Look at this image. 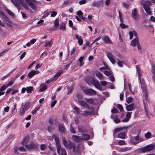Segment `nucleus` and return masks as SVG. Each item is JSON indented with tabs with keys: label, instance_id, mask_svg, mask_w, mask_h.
<instances>
[{
	"label": "nucleus",
	"instance_id": "obj_1",
	"mask_svg": "<svg viewBox=\"0 0 155 155\" xmlns=\"http://www.w3.org/2000/svg\"><path fill=\"white\" fill-rule=\"evenodd\" d=\"M140 84L141 85V87L143 92V94L144 96V99L143 100V103L144 106V108L146 114L148 116V112L147 110L146 107V105L148 102V94L147 92V90L146 88V87L144 83L143 79V78H140L139 79Z\"/></svg>",
	"mask_w": 155,
	"mask_h": 155
},
{
	"label": "nucleus",
	"instance_id": "obj_2",
	"mask_svg": "<svg viewBox=\"0 0 155 155\" xmlns=\"http://www.w3.org/2000/svg\"><path fill=\"white\" fill-rule=\"evenodd\" d=\"M12 3L16 7L21 5L26 10L29 9L28 6L23 0H11Z\"/></svg>",
	"mask_w": 155,
	"mask_h": 155
},
{
	"label": "nucleus",
	"instance_id": "obj_3",
	"mask_svg": "<svg viewBox=\"0 0 155 155\" xmlns=\"http://www.w3.org/2000/svg\"><path fill=\"white\" fill-rule=\"evenodd\" d=\"M25 1L28 6H29L34 11L37 10V1L35 0H25Z\"/></svg>",
	"mask_w": 155,
	"mask_h": 155
},
{
	"label": "nucleus",
	"instance_id": "obj_4",
	"mask_svg": "<svg viewBox=\"0 0 155 155\" xmlns=\"http://www.w3.org/2000/svg\"><path fill=\"white\" fill-rule=\"evenodd\" d=\"M62 141L63 145L65 147L68 148L69 149L73 148V151H75V146L74 144L72 143L70 140L67 141L66 139L64 137H63L62 138Z\"/></svg>",
	"mask_w": 155,
	"mask_h": 155
},
{
	"label": "nucleus",
	"instance_id": "obj_5",
	"mask_svg": "<svg viewBox=\"0 0 155 155\" xmlns=\"http://www.w3.org/2000/svg\"><path fill=\"white\" fill-rule=\"evenodd\" d=\"M29 103L28 102H26L23 104L20 108L19 110V113L20 115L22 116L24 115L26 110L28 108Z\"/></svg>",
	"mask_w": 155,
	"mask_h": 155
},
{
	"label": "nucleus",
	"instance_id": "obj_6",
	"mask_svg": "<svg viewBox=\"0 0 155 155\" xmlns=\"http://www.w3.org/2000/svg\"><path fill=\"white\" fill-rule=\"evenodd\" d=\"M57 152L59 155H67L65 149L61 145L57 147Z\"/></svg>",
	"mask_w": 155,
	"mask_h": 155
},
{
	"label": "nucleus",
	"instance_id": "obj_7",
	"mask_svg": "<svg viewBox=\"0 0 155 155\" xmlns=\"http://www.w3.org/2000/svg\"><path fill=\"white\" fill-rule=\"evenodd\" d=\"M107 56L110 61L113 64L115 63V56L110 52H108L107 53Z\"/></svg>",
	"mask_w": 155,
	"mask_h": 155
},
{
	"label": "nucleus",
	"instance_id": "obj_8",
	"mask_svg": "<svg viewBox=\"0 0 155 155\" xmlns=\"http://www.w3.org/2000/svg\"><path fill=\"white\" fill-rule=\"evenodd\" d=\"M87 110L83 111L82 115L85 116H87L91 115L94 111V108L92 107H89Z\"/></svg>",
	"mask_w": 155,
	"mask_h": 155
},
{
	"label": "nucleus",
	"instance_id": "obj_9",
	"mask_svg": "<svg viewBox=\"0 0 155 155\" xmlns=\"http://www.w3.org/2000/svg\"><path fill=\"white\" fill-rule=\"evenodd\" d=\"M155 148V145L153 144H150L146 146L142 149V151L143 152H149L151 150Z\"/></svg>",
	"mask_w": 155,
	"mask_h": 155
},
{
	"label": "nucleus",
	"instance_id": "obj_10",
	"mask_svg": "<svg viewBox=\"0 0 155 155\" xmlns=\"http://www.w3.org/2000/svg\"><path fill=\"white\" fill-rule=\"evenodd\" d=\"M38 145L35 144L33 142H31L29 144H27L25 147L28 150L37 148L38 147Z\"/></svg>",
	"mask_w": 155,
	"mask_h": 155
},
{
	"label": "nucleus",
	"instance_id": "obj_11",
	"mask_svg": "<svg viewBox=\"0 0 155 155\" xmlns=\"http://www.w3.org/2000/svg\"><path fill=\"white\" fill-rule=\"evenodd\" d=\"M83 90L86 94L88 95H92L96 94V91L92 89H83Z\"/></svg>",
	"mask_w": 155,
	"mask_h": 155
},
{
	"label": "nucleus",
	"instance_id": "obj_12",
	"mask_svg": "<svg viewBox=\"0 0 155 155\" xmlns=\"http://www.w3.org/2000/svg\"><path fill=\"white\" fill-rule=\"evenodd\" d=\"M132 15L133 18L136 20L139 18V15L137 12V10L136 8H134L132 11Z\"/></svg>",
	"mask_w": 155,
	"mask_h": 155
},
{
	"label": "nucleus",
	"instance_id": "obj_13",
	"mask_svg": "<svg viewBox=\"0 0 155 155\" xmlns=\"http://www.w3.org/2000/svg\"><path fill=\"white\" fill-rule=\"evenodd\" d=\"M139 42L138 37L135 38L131 41L130 43V45L133 47H135L137 46Z\"/></svg>",
	"mask_w": 155,
	"mask_h": 155
},
{
	"label": "nucleus",
	"instance_id": "obj_14",
	"mask_svg": "<svg viewBox=\"0 0 155 155\" xmlns=\"http://www.w3.org/2000/svg\"><path fill=\"white\" fill-rule=\"evenodd\" d=\"M63 71L60 70L57 72V73L54 75L53 77L52 78V79L53 81H56L58 78V77L62 74Z\"/></svg>",
	"mask_w": 155,
	"mask_h": 155
},
{
	"label": "nucleus",
	"instance_id": "obj_15",
	"mask_svg": "<svg viewBox=\"0 0 155 155\" xmlns=\"http://www.w3.org/2000/svg\"><path fill=\"white\" fill-rule=\"evenodd\" d=\"M92 84L94 86L100 90H101L102 87L100 84L99 83L95 80H93L92 81Z\"/></svg>",
	"mask_w": 155,
	"mask_h": 155
},
{
	"label": "nucleus",
	"instance_id": "obj_16",
	"mask_svg": "<svg viewBox=\"0 0 155 155\" xmlns=\"http://www.w3.org/2000/svg\"><path fill=\"white\" fill-rule=\"evenodd\" d=\"M126 109L127 111H131L135 109L134 104L133 103L126 106Z\"/></svg>",
	"mask_w": 155,
	"mask_h": 155
},
{
	"label": "nucleus",
	"instance_id": "obj_17",
	"mask_svg": "<svg viewBox=\"0 0 155 155\" xmlns=\"http://www.w3.org/2000/svg\"><path fill=\"white\" fill-rule=\"evenodd\" d=\"M52 137L54 139L57 147L61 145L59 142V138L57 135L53 134L52 135Z\"/></svg>",
	"mask_w": 155,
	"mask_h": 155
},
{
	"label": "nucleus",
	"instance_id": "obj_18",
	"mask_svg": "<svg viewBox=\"0 0 155 155\" xmlns=\"http://www.w3.org/2000/svg\"><path fill=\"white\" fill-rule=\"evenodd\" d=\"M143 6L146 12L148 14H151V11L150 7L146 4H143Z\"/></svg>",
	"mask_w": 155,
	"mask_h": 155
},
{
	"label": "nucleus",
	"instance_id": "obj_19",
	"mask_svg": "<svg viewBox=\"0 0 155 155\" xmlns=\"http://www.w3.org/2000/svg\"><path fill=\"white\" fill-rule=\"evenodd\" d=\"M130 35V39H132L133 38V36L134 35L135 38L137 37V34L136 32L135 31H130L129 32Z\"/></svg>",
	"mask_w": 155,
	"mask_h": 155
},
{
	"label": "nucleus",
	"instance_id": "obj_20",
	"mask_svg": "<svg viewBox=\"0 0 155 155\" xmlns=\"http://www.w3.org/2000/svg\"><path fill=\"white\" fill-rule=\"evenodd\" d=\"M78 101L80 104L84 108H88L89 107L88 105L85 101L81 100H79Z\"/></svg>",
	"mask_w": 155,
	"mask_h": 155
},
{
	"label": "nucleus",
	"instance_id": "obj_21",
	"mask_svg": "<svg viewBox=\"0 0 155 155\" xmlns=\"http://www.w3.org/2000/svg\"><path fill=\"white\" fill-rule=\"evenodd\" d=\"M75 36L76 38L78 40L79 45H82L83 44V40L82 37L78 35H76Z\"/></svg>",
	"mask_w": 155,
	"mask_h": 155
},
{
	"label": "nucleus",
	"instance_id": "obj_22",
	"mask_svg": "<svg viewBox=\"0 0 155 155\" xmlns=\"http://www.w3.org/2000/svg\"><path fill=\"white\" fill-rule=\"evenodd\" d=\"M39 73V71H38L32 70L29 72L28 74V76L30 78H31L33 76L36 74H38Z\"/></svg>",
	"mask_w": 155,
	"mask_h": 155
},
{
	"label": "nucleus",
	"instance_id": "obj_23",
	"mask_svg": "<svg viewBox=\"0 0 155 155\" xmlns=\"http://www.w3.org/2000/svg\"><path fill=\"white\" fill-rule=\"evenodd\" d=\"M29 140V137H25L23 138L21 142V144L25 147V145H27V144Z\"/></svg>",
	"mask_w": 155,
	"mask_h": 155
},
{
	"label": "nucleus",
	"instance_id": "obj_24",
	"mask_svg": "<svg viewBox=\"0 0 155 155\" xmlns=\"http://www.w3.org/2000/svg\"><path fill=\"white\" fill-rule=\"evenodd\" d=\"M102 40L105 43L108 44H110L111 43V41L110 40L109 38L106 36H104Z\"/></svg>",
	"mask_w": 155,
	"mask_h": 155
},
{
	"label": "nucleus",
	"instance_id": "obj_25",
	"mask_svg": "<svg viewBox=\"0 0 155 155\" xmlns=\"http://www.w3.org/2000/svg\"><path fill=\"white\" fill-rule=\"evenodd\" d=\"M132 112H127L126 115V118L122 120L123 122H127L129 120L130 118Z\"/></svg>",
	"mask_w": 155,
	"mask_h": 155
},
{
	"label": "nucleus",
	"instance_id": "obj_26",
	"mask_svg": "<svg viewBox=\"0 0 155 155\" xmlns=\"http://www.w3.org/2000/svg\"><path fill=\"white\" fill-rule=\"evenodd\" d=\"M72 140L75 142H79L81 141V138L76 135H73L72 136Z\"/></svg>",
	"mask_w": 155,
	"mask_h": 155
},
{
	"label": "nucleus",
	"instance_id": "obj_27",
	"mask_svg": "<svg viewBox=\"0 0 155 155\" xmlns=\"http://www.w3.org/2000/svg\"><path fill=\"white\" fill-rule=\"evenodd\" d=\"M102 2L101 1L94 2L92 4V6L98 8L100 7L102 5Z\"/></svg>",
	"mask_w": 155,
	"mask_h": 155
},
{
	"label": "nucleus",
	"instance_id": "obj_28",
	"mask_svg": "<svg viewBox=\"0 0 155 155\" xmlns=\"http://www.w3.org/2000/svg\"><path fill=\"white\" fill-rule=\"evenodd\" d=\"M137 69V72L138 74V77L139 79L141 78V76H142V72L141 71L140 69V67L138 65H137L136 66Z\"/></svg>",
	"mask_w": 155,
	"mask_h": 155
},
{
	"label": "nucleus",
	"instance_id": "obj_29",
	"mask_svg": "<svg viewBox=\"0 0 155 155\" xmlns=\"http://www.w3.org/2000/svg\"><path fill=\"white\" fill-rule=\"evenodd\" d=\"M82 137L81 138V140H88L90 138L89 135L86 134H82Z\"/></svg>",
	"mask_w": 155,
	"mask_h": 155
},
{
	"label": "nucleus",
	"instance_id": "obj_30",
	"mask_svg": "<svg viewBox=\"0 0 155 155\" xmlns=\"http://www.w3.org/2000/svg\"><path fill=\"white\" fill-rule=\"evenodd\" d=\"M111 118L114 120V122L116 123H118L120 122V120L118 118L117 116L116 115H111Z\"/></svg>",
	"mask_w": 155,
	"mask_h": 155
},
{
	"label": "nucleus",
	"instance_id": "obj_31",
	"mask_svg": "<svg viewBox=\"0 0 155 155\" xmlns=\"http://www.w3.org/2000/svg\"><path fill=\"white\" fill-rule=\"evenodd\" d=\"M2 18L3 19V20L4 21L5 23L9 25L11 23V21L8 17L5 15Z\"/></svg>",
	"mask_w": 155,
	"mask_h": 155
},
{
	"label": "nucleus",
	"instance_id": "obj_32",
	"mask_svg": "<svg viewBox=\"0 0 155 155\" xmlns=\"http://www.w3.org/2000/svg\"><path fill=\"white\" fill-rule=\"evenodd\" d=\"M95 74L99 79L102 80L104 79L102 75L99 71H95Z\"/></svg>",
	"mask_w": 155,
	"mask_h": 155
},
{
	"label": "nucleus",
	"instance_id": "obj_33",
	"mask_svg": "<svg viewBox=\"0 0 155 155\" xmlns=\"http://www.w3.org/2000/svg\"><path fill=\"white\" fill-rule=\"evenodd\" d=\"M83 13L81 11H79L77 12V15L79 17L83 20H84L86 19V18L83 16Z\"/></svg>",
	"mask_w": 155,
	"mask_h": 155
},
{
	"label": "nucleus",
	"instance_id": "obj_34",
	"mask_svg": "<svg viewBox=\"0 0 155 155\" xmlns=\"http://www.w3.org/2000/svg\"><path fill=\"white\" fill-rule=\"evenodd\" d=\"M59 131L61 133H63L65 132V129L63 126L61 125H60L58 127Z\"/></svg>",
	"mask_w": 155,
	"mask_h": 155
},
{
	"label": "nucleus",
	"instance_id": "obj_35",
	"mask_svg": "<svg viewBox=\"0 0 155 155\" xmlns=\"http://www.w3.org/2000/svg\"><path fill=\"white\" fill-rule=\"evenodd\" d=\"M78 129L80 133H85L87 132L86 130L84 127H78Z\"/></svg>",
	"mask_w": 155,
	"mask_h": 155
},
{
	"label": "nucleus",
	"instance_id": "obj_36",
	"mask_svg": "<svg viewBox=\"0 0 155 155\" xmlns=\"http://www.w3.org/2000/svg\"><path fill=\"white\" fill-rule=\"evenodd\" d=\"M126 136V135L125 133L124 132H122L120 133L118 135L117 137L122 139H124L125 138Z\"/></svg>",
	"mask_w": 155,
	"mask_h": 155
},
{
	"label": "nucleus",
	"instance_id": "obj_37",
	"mask_svg": "<svg viewBox=\"0 0 155 155\" xmlns=\"http://www.w3.org/2000/svg\"><path fill=\"white\" fill-rule=\"evenodd\" d=\"M39 91L40 92H43L47 89V86L45 84H41L40 87Z\"/></svg>",
	"mask_w": 155,
	"mask_h": 155
},
{
	"label": "nucleus",
	"instance_id": "obj_38",
	"mask_svg": "<svg viewBox=\"0 0 155 155\" xmlns=\"http://www.w3.org/2000/svg\"><path fill=\"white\" fill-rule=\"evenodd\" d=\"M15 80V78H12L11 80L10 81V82L7 85H6L7 87H8L9 86H11L12 84H13L14 83V81Z\"/></svg>",
	"mask_w": 155,
	"mask_h": 155
},
{
	"label": "nucleus",
	"instance_id": "obj_39",
	"mask_svg": "<svg viewBox=\"0 0 155 155\" xmlns=\"http://www.w3.org/2000/svg\"><path fill=\"white\" fill-rule=\"evenodd\" d=\"M124 129V128L123 127H120V128H115L114 130V137L115 134L116 133L120 132L122 130Z\"/></svg>",
	"mask_w": 155,
	"mask_h": 155
},
{
	"label": "nucleus",
	"instance_id": "obj_40",
	"mask_svg": "<svg viewBox=\"0 0 155 155\" xmlns=\"http://www.w3.org/2000/svg\"><path fill=\"white\" fill-rule=\"evenodd\" d=\"M151 72L153 75L155 74V64L154 63L151 64Z\"/></svg>",
	"mask_w": 155,
	"mask_h": 155
},
{
	"label": "nucleus",
	"instance_id": "obj_41",
	"mask_svg": "<svg viewBox=\"0 0 155 155\" xmlns=\"http://www.w3.org/2000/svg\"><path fill=\"white\" fill-rule=\"evenodd\" d=\"M85 101L87 102V103H88L89 104H92L93 103L94 101L93 100L92 98H85Z\"/></svg>",
	"mask_w": 155,
	"mask_h": 155
},
{
	"label": "nucleus",
	"instance_id": "obj_42",
	"mask_svg": "<svg viewBox=\"0 0 155 155\" xmlns=\"http://www.w3.org/2000/svg\"><path fill=\"white\" fill-rule=\"evenodd\" d=\"M84 57H80L78 59V61L80 63V65L81 66H82L84 64V62H83V61Z\"/></svg>",
	"mask_w": 155,
	"mask_h": 155
},
{
	"label": "nucleus",
	"instance_id": "obj_43",
	"mask_svg": "<svg viewBox=\"0 0 155 155\" xmlns=\"http://www.w3.org/2000/svg\"><path fill=\"white\" fill-rule=\"evenodd\" d=\"M33 91V89L32 86L28 87L26 88V91L28 93H31Z\"/></svg>",
	"mask_w": 155,
	"mask_h": 155
},
{
	"label": "nucleus",
	"instance_id": "obj_44",
	"mask_svg": "<svg viewBox=\"0 0 155 155\" xmlns=\"http://www.w3.org/2000/svg\"><path fill=\"white\" fill-rule=\"evenodd\" d=\"M70 130L71 132L73 134H74L75 133L76 131L75 130V129L74 127L72 126L71 124L70 125Z\"/></svg>",
	"mask_w": 155,
	"mask_h": 155
},
{
	"label": "nucleus",
	"instance_id": "obj_45",
	"mask_svg": "<svg viewBox=\"0 0 155 155\" xmlns=\"http://www.w3.org/2000/svg\"><path fill=\"white\" fill-rule=\"evenodd\" d=\"M60 28L61 30H66V27H65V24L64 23L61 24L60 26Z\"/></svg>",
	"mask_w": 155,
	"mask_h": 155
},
{
	"label": "nucleus",
	"instance_id": "obj_46",
	"mask_svg": "<svg viewBox=\"0 0 155 155\" xmlns=\"http://www.w3.org/2000/svg\"><path fill=\"white\" fill-rule=\"evenodd\" d=\"M40 108V107L39 106H38L37 107H35V109L32 111V113L33 114V115H34L35 114L37 110H38Z\"/></svg>",
	"mask_w": 155,
	"mask_h": 155
},
{
	"label": "nucleus",
	"instance_id": "obj_47",
	"mask_svg": "<svg viewBox=\"0 0 155 155\" xmlns=\"http://www.w3.org/2000/svg\"><path fill=\"white\" fill-rule=\"evenodd\" d=\"M46 43L44 45L45 47H47L48 46H50L51 45V41H45Z\"/></svg>",
	"mask_w": 155,
	"mask_h": 155
},
{
	"label": "nucleus",
	"instance_id": "obj_48",
	"mask_svg": "<svg viewBox=\"0 0 155 155\" xmlns=\"http://www.w3.org/2000/svg\"><path fill=\"white\" fill-rule=\"evenodd\" d=\"M117 143L120 145H123L125 144L126 143L124 140H120L117 142Z\"/></svg>",
	"mask_w": 155,
	"mask_h": 155
},
{
	"label": "nucleus",
	"instance_id": "obj_49",
	"mask_svg": "<svg viewBox=\"0 0 155 155\" xmlns=\"http://www.w3.org/2000/svg\"><path fill=\"white\" fill-rule=\"evenodd\" d=\"M46 148V145L45 144H41L40 145V149L42 150H45Z\"/></svg>",
	"mask_w": 155,
	"mask_h": 155
},
{
	"label": "nucleus",
	"instance_id": "obj_50",
	"mask_svg": "<svg viewBox=\"0 0 155 155\" xmlns=\"http://www.w3.org/2000/svg\"><path fill=\"white\" fill-rule=\"evenodd\" d=\"M140 4L143 6V4H146L148 6H150L151 5V3L149 1H146L145 2V3H143V2H142V1H141L140 2Z\"/></svg>",
	"mask_w": 155,
	"mask_h": 155
},
{
	"label": "nucleus",
	"instance_id": "obj_51",
	"mask_svg": "<svg viewBox=\"0 0 155 155\" xmlns=\"http://www.w3.org/2000/svg\"><path fill=\"white\" fill-rule=\"evenodd\" d=\"M133 100V98L131 97H129L126 99V101L127 103L129 104L131 103Z\"/></svg>",
	"mask_w": 155,
	"mask_h": 155
},
{
	"label": "nucleus",
	"instance_id": "obj_52",
	"mask_svg": "<svg viewBox=\"0 0 155 155\" xmlns=\"http://www.w3.org/2000/svg\"><path fill=\"white\" fill-rule=\"evenodd\" d=\"M111 71H104V73L107 76H109L111 74Z\"/></svg>",
	"mask_w": 155,
	"mask_h": 155
},
{
	"label": "nucleus",
	"instance_id": "obj_53",
	"mask_svg": "<svg viewBox=\"0 0 155 155\" xmlns=\"http://www.w3.org/2000/svg\"><path fill=\"white\" fill-rule=\"evenodd\" d=\"M151 134L150 132H148L145 135V137L147 138H149L151 137Z\"/></svg>",
	"mask_w": 155,
	"mask_h": 155
},
{
	"label": "nucleus",
	"instance_id": "obj_54",
	"mask_svg": "<svg viewBox=\"0 0 155 155\" xmlns=\"http://www.w3.org/2000/svg\"><path fill=\"white\" fill-rule=\"evenodd\" d=\"M117 106L120 111H122L123 110V108L122 105L118 104L117 105Z\"/></svg>",
	"mask_w": 155,
	"mask_h": 155
},
{
	"label": "nucleus",
	"instance_id": "obj_55",
	"mask_svg": "<svg viewBox=\"0 0 155 155\" xmlns=\"http://www.w3.org/2000/svg\"><path fill=\"white\" fill-rule=\"evenodd\" d=\"M119 18L120 21L121 22H122L123 21V19L122 17V14L120 12V11H119Z\"/></svg>",
	"mask_w": 155,
	"mask_h": 155
},
{
	"label": "nucleus",
	"instance_id": "obj_56",
	"mask_svg": "<svg viewBox=\"0 0 155 155\" xmlns=\"http://www.w3.org/2000/svg\"><path fill=\"white\" fill-rule=\"evenodd\" d=\"M5 10L9 15L12 16H13L14 15V13L9 9H6Z\"/></svg>",
	"mask_w": 155,
	"mask_h": 155
},
{
	"label": "nucleus",
	"instance_id": "obj_57",
	"mask_svg": "<svg viewBox=\"0 0 155 155\" xmlns=\"http://www.w3.org/2000/svg\"><path fill=\"white\" fill-rule=\"evenodd\" d=\"M121 23L120 24V26L121 28H127L128 27V26L127 25H125L124 24Z\"/></svg>",
	"mask_w": 155,
	"mask_h": 155
},
{
	"label": "nucleus",
	"instance_id": "obj_58",
	"mask_svg": "<svg viewBox=\"0 0 155 155\" xmlns=\"http://www.w3.org/2000/svg\"><path fill=\"white\" fill-rule=\"evenodd\" d=\"M7 87L6 85H4L0 88V91H2L6 89Z\"/></svg>",
	"mask_w": 155,
	"mask_h": 155
},
{
	"label": "nucleus",
	"instance_id": "obj_59",
	"mask_svg": "<svg viewBox=\"0 0 155 155\" xmlns=\"http://www.w3.org/2000/svg\"><path fill=\"white\" fill-rule=\"evenodd\" d=\"M19 150L21 151H26V149L23 146H21L19 147Z\"/></svg>",
	"mask_w": 155,
	"mask_h": 155
},
{
	"label": "nucleus",
	"instance_id": "obj_60",
	"mask_svg": "<svg viewBox=\"0 0 155 155\" xmlns=\"http://www.w3.org/2000/svg\"><path fill=\"white\" fill-rule=\"evenodd\" d=\"M54 25L55 26H58L59 25V21L58 19H56L54 21Z\"/></svg>",
	"mask_w": 155,
	"mask_h": 155
},
{
	"label": "nucleus",
	"instance_id": "obj_61",
	"mask_svg": "<svg viewBox=\"0 0 155 155\" xmlns=\"http://www.w3.org/2000/svg\"><path fill=\"white\" fill-rule=\"evenodd\" d=\"M47 130L49 132H51L53 130V128L50 126H48Z\"/></svg>",
	"mask_w": 155,
	"mask_h": 155
},
{
	"label": "nucleus",
	"instance_id": "obj_62",
	"mask_svg": "<svg viewBox=\"0 0 155 155\" xmlns=\"http://www.w3.org/2000/svg\"><path fill=\"white\" fill-rule=\"evenodd\" d=\"M57 103V101L56 100H54L52 102L51 104V107H54L55 104Z\"/></svg>",
	"mask_w": 155,
	"mask_h": 155
},
{
	"label": "nucleus",
	"instance_id": "obj_63",
	"mask_svg": "<svg viewBox=\"0 0 155 155\" xmlns=\"http://www.w3.org/2000/svg\"><path fill=\"white\" fill-rule=\"evenodd\" d=\"M124 64V62L123 61H119L118 63L117 64L120 67H122L123 65V64Z\"/></svg>",
	"mask_w": 155,
	"mask_h": 155
},
{
	"label": "nucleus",
	"instance_id": "obj_64",
	"mask_svg": "<svg viewBox=\"0 0 155 155\" xmlns=\"http://www.w3.org/2000/svg\"><path fill=\"white\" fill-rule=\"evenodd\" d=\"M57 13L55 11L51 12V16L52 17H54L56 15Z\"/></svg>",
	"mask_w": 155,
	"mask_h": 155
}]
</instances>
